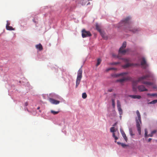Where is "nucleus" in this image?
<instances>
[{"instance_id": "45", "label": "nucleus", "mask_w": 157, "mask_h": 157, "mask_svg": "<svg viewBox=\"0 0 157 157\" xmlns=\"http://www.w3.org/2000/svg\"><path fill=\"white\" fill-rule=\"evenodd\" d=\"M113 96H114V97H115V96H116V94H113Z\"/></svg>"}, {"instance_id": "8", "label": "nucleus", "mask_w": 157, "mask_h": 157, "mask_svg": "<svg viewBox=\"0 0 157 157\" xmlns=\"http://www.w3.org/2000/svg\"><path fill=\"white\" fill-rule=\"evenodd\" d=\"M131 79V78L128 76L124 77L122 78L118 79L116 82H122L126 80H130Z\"/></svg>"}, {"instance_id": "17", "label": "nucleus", "mask_w": 157, "mask_h": 157, "mask_svg": "<svg viewBox=\"0 0 157 157\" xmlns=\"http://www.w3.org/2000/svg\"><path fill=\"white\" fill-rule=\"evenodd\" d=\"M36 48L40 51H42L43 49L42 46L40 44L36 45Z\"/></svg>"}, {"instance_id": "21", "label": "nucleus", "mask_w": 157, "mask_h": 157, "mask_svg": "<svg viewBox=\"0 0 157 157\" xmlns=\"http://www.w3.org/2000/svg\"><path fill=\"white\" fill-rule=\"evenodd\" d=\"M6 29L7 30H14V29L13 28L12 26H6Z\"/></svg>"}, {"instance_id": "29", "label": "nucleus", "mask_w": 157, "mask_h": 157, "mask_svg": "<svg viewBox=\"0 0 157 157\" xmlns=\"http://www.w3.org/2000/svg\"><path fill=\"white\" fill-rule=\"evenodd\" d=\"M122 59L123 60V61L125 62H126V63H128L130 61L129 59H128L124 58V59Z\"/></svg>"}, {"instance_id": "2", "label": "nucleus", "mask_w": 157, "mask_h": 157, "mask_svg": "<svg viewBox=\"0 0 157 157\" xmlns=\"http://www.w3.org/2000/svg\"><path fill=\"white\" fill-rule=\"evenodd\" d=\"M82 69L80 68L78 70L77 73V76L76 78V88H77L78 85H79L81 79L82 77Z\"/></svg>"}, {"instance_id": "35", "label": "nucleus", "mask_w": 157, "mask_h": 157, "mask_svg": "<svg viewBox=\"0 0 157 157\" xmlns=\"http://www.w3.org/2000/svg\"><path fill=\"white\" fill-rule=\"evenodd\" d=\"M133 89L134 90V91H135L136 90V86L134 85L133 86Z\"/></svg>"}, {"instance_id": "20", "label": "nucleus", "mask_w": 157, "mask_h": 157, "mask_svg": "<svg viewBox=\"0 0 157 157\" xmlns=\"http://www.w3.org/2000/svg\"><path fill=\"white\" fill-rule=\"evenodd\" d=\"M117 109L118 110V111L119 112V113L120 115H122L123 114V111L122 110L121 108V107H118L117 108Z\"/></svg>"}, {"instance_id": "27", "label": "nucleus", "mask_w": 157, "mask_h": 157, "mask_svg": "<svg viewBox=\"0 0 157 157\" xmlns=\"http://www.w3.org/2000/svg\"><path fill=\"white\" fill-rule=\"evenodd\" d=\"M51 112L54 115H56L58 114L59 112V111H55L53 110H51Z\"/></svg>"}, {"instance_id": "23", "label": "nucleus", "mask_w": 157, "mask_h": 157, "mask_svg": "<svg viewBox=\"0 0 157 157\" xmlns=\"http://www.w3.org/2000/svg\"><path fill=\"white\" fill-rule=\"evenodd\" d=\"M126 46V42H123L122 46L120 47V48H121V49H124L125 48Z\"/></svg>"}, {"instance_id": "51", "label": "nucleus", "mask_w": 157, "mask_h": 157, "mask_svg": "<svg viewBox=\"0 0 157 157\" xmlns=\"http://www.w3.org/2000/svg\"><path fill=\"white\" fill-rule=\"evenodd\" d=\"M156 100V103L157 102V100Z\"/></svg>"}, {"instance_id": "1", "label": "nucleus", "mask_w": 157, "mask_h": 157, "mask_svg": "<svg viewBox=\"0 0 157 157\" xmlns=\"http://www.w3.org/2000/svg\"><path fill=\"white\" fill-rule=\"evenodd\" d=\"M136 113L137 116V117H136V125L139 133L140 135L141 133L140 125V124H141V117L140 113L138 110H137L136 111Z\"/></svg>"}, {"instance_id": "33", "label": "nucleus", "mask_w": 157, "mask_h": 157, "mask_svg": "<svg viewBox=\"0 0 157 157\" xmlns=\"http://www.w3.org/2000/svg\"><path fill=\"white\" fill-rule=\"evenodd\" d=\"M121 145L123 147H125L127 146V145H126V144H123V143H121Z\"/></svg>"}, {"instance_id": "41", "label": "nucleus", "mask_w": 157, "mask_h": 157, "mask_svg": "<svg viewBox=\"0 0 157 157\" xmlns=\"http://www.w3.org/2000/svg\"><path fill=\"white\" fill-rule=\"evenodd\" d=\"M117 144H118L119 145H120V144L121 145V143L118 142H117Z\"/></svg>"}, {"instance_id": "25", "label": "nucleus", "mask_w": 157, "mask_h": 157, "mask_svg": "<svg viewBox=\"0 0 157 157\" xmlns=\"http://www.w3.org/2000/svg\"><path fill=\"white\" fill-rule=\"evenodd\" d=\"M112 105L113 108H114L115 106V99H112Z\"/></svg>"}, {"instance_id": "26", "label": "nucleus", "mask_w": 157, "mask_h": 157, "mask_svg": "<svg viewBox=\"0 0 157 157\" xmlns=\"http://www.w3.org/2000/svg\"><path fill=\"white\" fill-rule=\"evenodd\" d=\"M117 108L121 107V103L118 100L117 101Z\"/></svg>"}, {"instance_id": "19", "label": "nucleus", "mask_w": 157, "mask_h": 157, "mask_svg": "<svg viewBox=\"0 0 157 157\" xmlns=\"http://www.w3.org/2000/svg\"><path fill=\"white\" fill-rule=\"evenodd\" d=\"M129 30L130 31H131L133 33H136L137 32L139 31L140 30L139 29L137 28H134L132 29H131V28H129Z\"/></svg>"}, {"instance_id": "22", "label": "nucleus", "mask_w": 157, "mask_h": 157, "mask_svg": "<svg viewBox=\"0 0 157 157\" xmlns=\"http://www.w3.org/2000/svg\"><path fill=\"white\" fill-rule=\"evenodd\" d=\"M128 72H123V73H121L120 74H119L117 75V76H124L128 74Z\"/></svg>"}, {"instance_id": "52", "label": "nucleus", "mask_w": 157, "mask_h": 157, "mask_svg": "<svg viewBox=\"0 0 157 157\" xmlns=\"http://www.w3.org/2000/svg\"><path fill=\"white\" fill-rule=\"evenodd\" d=\"M117 134H119V132H117Z\"/></svg>"}, {"instance_id": "24", "label": "nucleus", "mask_w": 157, "mask_h": 157, "mask_svg": "<svg viewBox=\"0 0 157 157\" xmlns=\"http://www.w3.org/2000/svg\"><path fill=\"white\" fill-rule=\"evenodd\" d=\"M101 60L100 59V58L98 59H97V63L96 65V66H98L100 64V63L101 62Z\"/></svg>"}, {"instance_id": "4", "label": "nucleus", "mask_w": 157, "mask_h": 157, "mask_svg": "<svg viewBox=\"0 0 157 157\" xmlns=\"http://www.w3.org/2000/svg\"><path fill=\"white\" fill-rule=\"evenodd\" d=\"M157 132V130H155L152 131L151 133L148 135L147 134V129H145V134H144V137L146 138H148V137H152L153 136V135L155 133Z\"/></svg>"}, {"instance_id": "49", "label": "nucleus", "mask_w": 157, "mask_h": 157, "mask_svg": "<svg viewBox=\"0 0 157 157\" xmlns=\"http://www.w3.org/2000/svg\"><path fill=\"white\" fill-rule=\"evenodd\" d=\"M39 108H40V107H39L37 108V109H39Z\"/></svg>"}, {"instance_id": "3", "label": "nucleus", "mask_w": 157, "mask_h": 157, "mask_svg": "<svg viewBox=\"0 0 157 157\" xmlns=\"http://www.w3.org/2000/svg\"><path fill=\"white\" fill-rule=\"evenodd\" d=\"M153 75L150 72H148L146 75L143 76L138 78V81H142L147 78L152 77Z\"/></svg>"}, {"instance_id": "50", "label": "nucleus", "mask_w": 157, "mask_h": 157, "mask_svg": "<svg viewBox=\"0 0 157 157\" xmlns=\"http://www.w3.org/2000/svg\"><path fill=\"white\" fill-rule=\"evenodd\" d=\"M90 4V3L89 2V3H88L87 4V5L89 4Z\"/></svg>"}, {"instance_id": "47", "label": "nucleus", "mask_w": 157, "mask_h": 157, "mask_svg": "<svg viewBox=\"0 0 157 157\" xmlns=\"http://www.w3.org/2000/svg\"><path fill=\"white\" fill-rule=\"evenodd\" d=\"M119 55H118L117 56V57L118 58H119V59H120V58H119Z\"/></svg>"}, {"instance_id": "44", "label": "nucleus", "mask_w": 157, "mask_h": 157, "mask_svg": "<svg viewBox=\"0 0 157 157\" xmlns=\"http://www.w3.org/2000/svg\"><path fill=\"white\" fill-rule=\"evenodd\" d=\"M117 124V123H116L114 124L113 125V126H115V125Z\"/></svg>"}, {"instance_id": "48", "label": "nucleus", "mask_w": 157, "mask_h": 157, "mask_svg": "<svg viewBox=\"0 0 157 157\" xmlns=\"http://www.w3.org/2000/svg\"><path fill=\"white\" fill-rule=\"evenodd\" d=\"M113 56L114 57L115 56V55L114 54H113Z\"/></svg>"}, {"instance_id": "30", "label": "nucleus", "mask_w": 157, "mask_h": 157, "mask_svg": "<svg viewBox=\"0 0 157 157\" xmlns=\"http://www.w3.org/2000/svg\"><path fill=\"white\" fill-rule=\"evenodd\" d=\"M156 103V100H154L151 102L148 103V104H154Z\"/></svg>"}, {"instance_id": "12", "label": "nucleus", "mask_w": 157, "mask_h": 157, "mask_svg": "<svg viewBox=\"0 0 157 157\" xmlns=\"http://www.w3.org/2000/svg\"><path fill=\"white\" fill-rule=\"evenodd\" d=\"M123 49H121V48H120L119 51V54H121L124 55L126 52H128L129 50L128 49H126L125 50H123Z\"/></svg>"}, {"instance_id": "15", "label": "nucleus", "mask_w": 157, "mask_h": 157, "mask_svg": "<svg viewBox=\"0 0 157 157\" xmlns=\"http://www.w3.org/2000/svg\"><path fill=\"white\" fill-rule=\"evenodd\" d=\"M121 132L122 134V135L123 137L124 138V139L125 140V141L126 142H127V141L128 140V139L126 135L125 134V133L124 132L123 130H121Z\"/></svg>"}, {"instance_id": "43", "label": "nucleus", "mask_w": 157, "mask_h": 157, "mask_svg": "<svg viewBox=\"0 0 157 157\" xmlns=\"http://www.w3.org/2000/svg\"><path fill=\"white\" fill-rule=\"evenodd\" d=\"M120 118L121 119V118H122V116H121V115L120 116Z\"/></svg>"}, {"instance_id": "10", "label": "nucleus", "mask_w": 157, "mask_h": 157, "mask_svg": "<svg viewBox=\"0 0 157 157\" xmlns=\"http://www.w3.org/2000/svg\"><path fill=\"white\" fill-rule=\"evenodd\" d=\"M49 101L52 104L55 105H57L59 103L60 101L55 100L52 98H49Z\"/></svg>"}, {"instance_id": "37", "label": "nucleus", "mask_w": 157, "mask_h": 157, "mask_svg": "<svg viewBox=\"0 0 157 157\" xmlns=\"http://www.w3.org/2000/svg\"><path fill=\"white\" fill-rule=\"evenodd\" d=\"M113 90L112 89H109L108 90V91L109 92L113 91Z\"/></svg>"}, {"instance_id": "53", "label": "nucleus", "mask_w": 157, "mask_h": 157, "mask_svg": "<svg viewBox=\"0 0 157 157\" xmlns=\"http://www.w3.org/2000/svg\"><path fill=\"white\" fill-rule=\"evenodd\" d=\"M92 0H88V1H92Z\"/></svg>"}, {"instance_id": "6", "label": "nucleus", "mask_w": 157, "mask_h": 157, "mask_svg": "<svg viewBox=\"0 0 157 157\" xmlns=\"http://www.w3.org/2000/svg\"><path fill=\"white\" fill-rule=\"evenodd\" d=\"M110 131L111 132H113V137L114 138V139L115 140V142H116L117 141L116 140H117L118 138L117 137V135H116V133H115V132H116L115 128L114 127H112L110 128Z\"/></svg>"}, {"instance_id": "7", "label": "nucleus", "mask_w": 157, "mask_h": 157, "mask_svg": "<svg viewBox=\"0 0 157 157\" xmlns=\"http://www.w3.org/2000/svg\"><path fill=\"white\" fill-rule=\"evenodd\" d=\"M141 64L142 67L144 69H145L148 66V65L146 63V60L144 57H143L141 61Z\"/></svg>"}, {"instance_id": "31", "label": "nucleus", "mask_w": 157, "mask_h": 157, "mask_svg": "<svg viewBox=\"0 0 157 157\" xmlns=\"http://www.w3.org/2000/svg\"><path fill=\"white\" fill-rule=\"evenodd\" d=\"M129 133L130 134L131 136H132L134 135V134H133L132 130L131 129H129Z\"/></svg>"}, {"instance_id": "46", "label": "nucleus", "mask_w": 157, "mask_h": 157, "mask_svg": "<svg viewBox=\"0 0 157 157\" xmlns=\"http://www.w3.org/2000/svg\"><path fill=\"white\" fill-rule=\"evenodd\" d=\"M117 63H114V64H117Z\"/></svg>"}, {"instance_id": "14", "label": "nucleus", "mask_w": 157, "mask_h": 157, "mask_svg": "<svg viewBox=\"0 0 157 157\" xmlns=\"http://www.w3.org/2000/svg\"><path fill=\"white\" fill-rule=\"evenodd\" d=\"M129 97L133 99H140L141 97L140 95H129Z\"/></svg>"}, {"instance_id": "5", "label": "nucleus", "mask_w": 157, "mask_h": 157, "mask_svg": "<svg viewBox=\"0 0 157 157\" xmlns=\"http://www.w3.org/2000/svg\"><path fill=\"white\" fill-rule=\"evenodd\" d=\"M82 36L83 38L90 37L91 36L90 33L89 31H86L85 29H82Z\"/></svg>"}, {"instance_id": "16", "label": "nucleus", "mask_w": 157, "mask_h": 157, "mask_svg": "<svg viewBox=\"0 0 157 157\" xmlns=\"http://www.w3.org/2000/svg\"><path fill=\"white\" fill-rule=\"evenodd\" d=\"M133 65H134V64L133 63H126V64L123 65V67L124 68H126L129 67H131L132 66H133Z\"/></svg>"}, {"instance_id": "39", "label": "nucleus", "mask_w": 157, "mask_h": 157, "mask_svg": "<svg viewBox=\"0 0 157 157\" xmlns=\"http://www.w3.org/2000/svg\"><path fill=\"white\" fill-rule=\"evenodd\" d=\"M28 105V103L27 102H26L25 103V105L26 106H27Z\"/></svg>"}, {"instance_id": "42", "label": "nucleus", "mask_w": 157, "mask_h": 157, "mask_svg": "<svg viewBox=\"0 0 157 157\" xmlns=\"http://www.w3.org/2000/svg\"><path fill=\"white\" fill-rule=\"evenodd\" d=\"M33 21L34 22H35L36 23V21H35V20L34 19H33Z\"/></svg>"}, {"instance_id": "13", "label": "nucleus", "mask_w": 157, "mask_h": 157, "mask_svg": "<svg viewBox=\"0 0 157 157\" xmlns=\"http://www.w3.org/2000/svg\"><path fill=\"white\" fill-rule=\"evenodd\" d=\"M137 82H140L146 85H147L151 86L153 84L152 82L147 81H145L144 80L142 81H138V80H137Z\"/></svg>"}, {"instance_id": "9", "label": "nucleus", "mask_w": 157, "mask_h": 157, "mask_svg": "<svg viewBox=\"0 0 157 157\" xmlns=\"http://www.w3.org/2000/svg\"><path fill=\"white\" fill-rule=\"evenodd\" d=\"M96 29L100 33L102 37L104 39L106 40L107 39V37L105 36L104 34L101 32L100 26L98 24H96Z\"/></svg>"}, {"instance_id": "34", "label": "nucleus", "mask_w": 157, "mask_h": 157, "mask_svg": "<svg viewBox=\"0 0 157 157\" xmlns=\"http://www.w3.org/2000/svg\"><path fill=\"white\" fill-rule=\"evenodd\" d=\"M10 22H9V21H7V24H6V26H9L10 25Z\"/></svg>"}, {"instance_id": "38", "label": "nucleus", "mask_w": 157, "mask_h": 157, "mask_svg": "<svg viewBox=\"0 0 157 157\" xmlns=\"http://www.w3.org/2000/svg\"><path fill=\"white\" fill-rule=\"evenodd\" d=\"M152 94H147V96H152Z\"/></svg>"}, {"instance_id": "18", "label": "nucleus", "mask_w": 157, "mask_h": 157, "mask_svg": "<svg viewBox=\"0 0 157 157\" xmlns=\"http://www.w3.org/2000/svg\"><path fill=\"white\" fill-rule=\"evenodd\" d=\"M130 19V18L129 17H126L123 21V22L124 24H128L129 22V20Z\"/></svg>"}, {"instance_id": "28", "label": "nucleus", "mask_w": 157, "mask_h": 157, "mask_svg": "<svg viewBox=\"0 0 157 157\" xmlns=\"http://www.w3.org/2000/svg\"><path fill=\"white\" fill-rule=\"evenodd\" d=\"M87 97V95L86 93H84L82 94V98L84 99H85Z\"/></svg>"}, {"instance_id": "40", "label": "nucleus", "mask_w": 157, "mask_h": 157, "mask_svg": "<svg viewBox=\"0 0 157 157\" xmlns=\"http://www.w3.org/2000/svg\"><path fill=\"white\" fill-rule=\"evenodd\" d=\"M152 140V139L151 138H149L148 139V142H150L151 141V140Z\"/></svg>"}, {"instance_id": "32", "label": "nucleus", "mask_w": 157, "mask_h": 157, "mask_svg": "<svg viewBox=\"0 0 157 157\" xmlns=\"http://www.w3.org/2000/svg\"><path fill=\"white\" fill-rule=\"evenodd\" d=\"M112 70H116V69L114 68H108L107 69H106V71H109Z\"/></svg>"}, {"instance_id": "36", "label": "nucleus", "mask_w": 157, "mask_h": 157, "mask_svg": "<svg viewBox=\"0 0 157 157\" xmlns=\"http://www.w3.org/2000/svg\"><path fill=\"white\" fill-rule=\"evenodd\" d=\"M157 96V94H152V96Z\"/></svg>"}, {"instance_id": "11", "label": "nucleus", "mask_w": 157, "mask_h": 157, "mask_svg": "<svg viewBox=\"0 0 157 157\" xmlns=\"http://www.w3.org/2000/svg\"><path fill=\"white\" fill-rule=\"evenodd\" d=\"M138 88L139 91L141 92L147 91V89L143 85H140L138 86Z\"/></svg>"}]
</instances>
